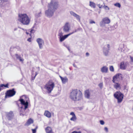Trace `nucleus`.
<instances>
[{"instance_id": "obj_1", "label": "nucleus", "mask_w": 133, "mask_h": 133, "mask_svg": "<svg viewBox=\"0 0 133 133\" xmlns=\"http://www.w3.org/2000/svg\"><path fill=\"white\" fill-rule=\"evenodd\" d=\"M69 97L72 101H79L83 99L82 94L81 91L77 89H73L70 92Z\"/></svg>"}, {"instance_id": "obj_2", "label": "nucleus", "mask_w": 133, "mask_h": 133, "mask_svg": "<svg viewBox=\"0 0 133 133\" xmlns=\"http://www.w3.org/2000/svg\"><path fill=\"white\" fill-rule=\"evenodd\" d=\"M18 20L22 24L28 25L29 24L30 19L25 14H19Z\"/></svg>"}, {"instance_id": "obj_3", "label": "nucleus", "mask_w": 133, "mask_h": 133, "mask_svg": "<svg viewBox=\"0 0 133 133\" xmlns=\"http://www.w3.org/2000/svg\"><path fill=\"white\" fill-rule=\"evenodd\" d=\"M23 97H24L26 98V101H25L23 99H20L19 101L20 102L22 106L20 108V115H25L24 112L25 110L28 108V100L29 98L28 97H26L25 96H23Z\"/></svg>"}, {"instance_id": "obj_4", "label": "nucleus", "mask_w": 133, "mask_h": 133, "mask_svg": "<svg viewBox=\"0 0 133 133\" xmlns=\"http://www.w3.org/2000/svg\"><path fill=\"white\" fill-rule=\"evenodd\" d=\"M55 84L52 80L48 82L44 86V88L46 89L49 93H50L55 87Z\"/></svg>"}, {"instance_id": "obj_5", "label": "nucleus", "mask_w": 133, "mask_h": 133, "mask_svg": "<svg viewBox=\"0 0 133 133\" xmlns=\"http://www.w3.org/2000/svg\"><path fill=\"white\" fill-rule=\"evenodd\" d=\"M58 6V1L56 0H51L50 2L48 4V8L56 10Z\"/></svg>"}, {"instance_id": "obj_6", "label": "nucleus", "mask_w": 133, "mask_h": 133, "mask_svg": "<svg viewBox=\"0 0 133 133\" xmlns=\"http://www.w3.org/2000/svg\"><path fill=\"white\" fill-rule=\"evenodd\" d=\"M115 97L117 99V102L120 103L122 102L123 98V95L119 91H117L114 94Z\"/></svg>"}, {"instance_id": "obj_7", "label": "nucleus", "mask_w": 133, "mask_h": 133, "mask_svg": "<svg viewBox=\"0 0 133 133\" xmlns=\"http://www.w3.org/2000/svg\"><path fill=\"white\" fill-rule=\"evenodd\" d=\"M48 8V10L45 11V15L48 17H51L53 15L54 13L56 10L49 8Z\"/></svg>"}, {"instance_id": "obj_8", "label": "nucleus", "mask_w": 133, "mask_h": 133, "mask_svg": "<svg viewBox=\"0 0 133 133\" xmlns=\"http://www.w3.org/2000/svg\"><path fill=\"white\" fill-rule=\"evenodd\" d=\"M110 19L108 18H104L100 22L99 25L101 27H103L105 26V24H108L110 23Z\"/></svg>"}, {"instance_id": "obj_9", "label": "nucleus", "mask_w": 133, "mask_h": 133, "mask_svg": "<svg viewBox=\"0 0 133 133\" xmlns=\"http://www.w3.org/2000/svg\"><path fill=\"white\" fill-rule=\"evenodd\" d=\"M16 92L15 91L14 89L13 88L11 90H9L7 91L5 97H10L13 96L16 94Z\"/></svg>"}, {"instance_id": "obj_10", "label": "nucleus", "mask_w": 133, "mask_h": 133, "mask_svg": "<svg viewBox=\"0 0 133 133\" xmlns=\"http://www.w3.org/2000/svg\"><path fill=\"white\" fill-rule=\"evenodd\" d=\"M36 42L38 44L39 49H42L43 48V45L44 44V41L41 38H38L37 39Z\"/></svg>"}, {"instance_id": "obj_11", "label": "nucleus", "mask_w": 133, "mask_h": 133, "mask_svg": "<svg viewBox=\"0 0 133 133\" xmlns=\"http://www.w3.org/2000/svg\"><path fill=\"white\" fill-rule=\"evenodd\" d=\"M70 28V26L68 23H66L64 26L63 27V31L65 32H68Z\"/></svg>"}, {"instance_id": "obj_12", "label": "nucleus", "mask_w": 133, "mask_h": 133, "mask_svg": "<svg viewBox=\"0 0 133 133\" xmlns=\"http://www.w3.org/2000/svg\"><path fill=\"white\" fill-rule=\"evenodd\" d=\"M14 114L12 112L10 111L8 112L6 114V117L8 120L11 119L13 118Z\"/></svg>"}, {"instance_id": "obj_13", "label": "nucleus", "mask_w": 133, "mask_h": 133, "mask_svg": "<svg viewBox=\"0 0 133 133\" xmlns=\"http://www.w3.org/2000/svg\"><path fill=\"white\" fill-rule=\"evenodd\" d=\"M70 13L71 15L75 17L79 22L81 21L80 17L79 15L72 11H70Z\"/></svg>"}, {"instance_id": "obj_14", "label": "nucleus", "mask_w": 133, "mask_h": 133, "mask_svg": "<svg viewBox=\"0 0 133 133\" xmlns=\"http://www.w3.org/2000/svg\"><path fill=\"white\" fill-rule=\"evenodd\" d=\"M74 33V32L69 33L67 35H65L64 36L61 37L59 38L60 41L61 42L63 41L64 39L68 37V36Z\"/></svg>"}, {"instance_id": "obj_15", "label": "nucleus", "mask_w": 133, "mask_h": 133, "mask_svg": "<svg viewBox=\"0 0 133 133\" xmlns=\"http://www.w3.org/2000/svg\"><path fill=\"white\" fill-rule=\"evenodd\" d=\"M110 45L108 44L105 46V47L104 48L103 50L105 56H107L108 53V51L109 50Z\"/></svg>"}, {"instance_id": "obj_16", "label": "nucleus", "mask_w": 133, "mask_h": 133, "mask_svg": "<svg viewBox=\"0 0 133 133\" xmlns=\"http://www.w3.org/2000/svg\"><path fill=\"white\" fill-rule=\"evenodd\" d=\"M128 65V63L127 62H122L120 63V68L123 70L125 69Z\"/></svg>"}, {"instance_id": "obj_17", "label": "nucleus", "mask_w": 133, "mask_h": 133, "mask_svg": "<svg viewBox=\"0 0 133 133\" xmlns=\"http://www.w3.org/2000/svg\"><path fill=\"white\" fill-rule=\"evenodd\" d=\"M122 78V75L120 74H118L114 76L112 81L113 83H115V81L116 79L118 78Z\"/></svg>"}, {"instance_id": "obj_18", "label": "nucleus", "mask_w": 133, "mask_h": 133, "mask_svg": "<svg viewBox=\"0 0 133 133\" xmlns=\"http://www.w3.org/2000/svg\"><path fill=\"white\" fill-rule=\"evenodd\" d=\"M108 70V68L106 66H103L101 69V71L103 73H107Z\"/></svg>"}, {"instance_id": "obj_19", "label": "nucleus", "mask_w": 133, "mask_h": 133, "mask_svg": "<svg viewBox=\"0 0 133 133\" xmlns=\"http://www.w3.org/2000/svg\"><path fill=\"white\" fill-rule=\"evenodd\" d=\"M15 56L17 59L19 60L20 62L22 63L23 62L24 60L21 57L20 55H18L17 54H16Z\"/></svg>"}, {"instance_id": "obj_20", "label": "nucleus", "mask_w": 133, "mask_h": 133, "mask_svg": "<svg viewBox=\"0 0 133 133\" xmlns=\"http://www.w3.org/2000/svg\"><path fill=\"white\" fill-rule=\"evenodd\" d=\"M59 77L63 83L65 84L68 82V79L66 77H63L60 76H59Z\"/></svg>"}, {"instance_id": "obj_21", "label": "nucleus", "mask_w": 133, "mask_h": 133, "mask_svg": "<svg viewBox=\"0 0 133 133\" xmlns=\"http://www.w3.org/2000/svg\"><path fill=\"white\" fill-rule=\"evenodd\" d=\"M114 85V88L117 89H121L120 84L118 83H115Z\"/></svg>"}, {"instance_id": "obj_22", "label": "nucleus", "mask_w": 133, "mask_h": 133, "mask_svg": "<svg viewBox=\"0 0 133 133\" xmlns=\"http://www.w3.org/2000/svg\"><path fill=\"white\" fill-rule=\"evenodd\" d=\"M44 115L47 117L50 118L51 117V113L48 111H45L44 113Z\"/></svg>"}, {"instance_id": "obj_23", "label": "nucleus", "mask_w": 133, "mask_h": 133, "mask_svg": "<svg viewBox=\"0 0 133 133\" xmlns=\"http://www.w3.org/2000/svg\"><path fill=\"white\" fill-rule=\"evenodd\" d=\"M45 130L46 133H49L52 131L51 128L49 126L47 127L46 128H45Z\"/></svg>"}, {"instance_id": "obj_24", "label": "nucleus", "mask_w": 133, "mask_h": 133, "mask_svg": "<svg viewBox=\"0 0 133 133\" xmlns=\"http://www.w3.org/2000/svg\"><path fill=\"white\" fill-rule=\"evenodd\" d=\"M33 122V120L31 118H30L28 120V121L25 124V125L28 126L30 124L32 123Z\"/></svg>"}, {"instance_id": "obj_25", "label": "nucleus", "mask_w": 133, "mask_h": 133, "mask_svg": "<svg viewBox=\"0 0 133 133\" xmlns=\"http://www.w3.org/2000/svg\"><path fill=\"white\" fill-rule=\"evenodd\" d=\"M85 96L87 98L89 99L90 98V92L88 91H86L85 93Z\"/></svg>"}, {"instance_id": "obj_26", "label": "nucleus", "mask_w": 133, "mask_h": 133, "mask_svg": "<svg viewBox=\"0 0 133 133\" xmlns=\"http://www.w3.org/2000/svg\"><path fill=\"white\" fill-rule=\"evenodd\" d=\"M89 6L91 8H96V4L95 3L91 1H90L89 2Z\"/></svg>"}, {"instance_id": "obj_27", "label": "nucleus", "mask_w": 133, "mask_h": 133, "mask_svg": "<svg viewBox=\"0 0 133 133\" xmlns=\"http://www.w3.org/2000/svg\"><path fill=\"white\" fill-rule=\"evenodd\" d=\"M8 84H6L5 85L4 84H1L0 85V91H1L2 89L1 88H8Z\"/></svg>"}, {"instance_id": "obj_28", "label": "nucleus", "mask_w": 133, "mask_h": 133, "mask_svg": "<svg viewBox=\"0 0 133 133\" xmlns=\"http://www.w3.org/2000/svg\"><path fill=\"white\" fill-rule=\"evenodd\" d=\"M76 116H72V118H70V120L71 121H75L76 120Z\"/></svg>"}, {"instance_id": "obj_29", "label": "nucleus", "mask_w": 133, "mask_h": 133, "mask_svg": "<svg viewBox=\"0 0 133 133\" xmlns=\"http://www.w3.org/2000/svg\"><path fill=\"white\" fill-rule=\"evenodd\" d=\"M114 5L119 8H120L121 6L120 4L119 3H116L114 4Z\"/></svg>"}, {"instance_id": "obj_30", "label": "nucleus", "mask_w": 133, "mask_h": 133, "mask_svg": "<svg viewBox=\"0 0 133 133\" xmlns=\"http://www.w3.org/2000/svg\"><path fill=\"white\" fill-rule=\"evenodd\" d=\"M38 127L37 126L36 127V128L34 129H32V133H35L36 132V130L37 128Z\"/></svg>"}, {"instance_id": "obj_31", "label": "nucleus", "mask_w": 133, "mask_h": 133, "mask_svg": "<svg viewBox=\"0 0 133 133\" xmlns=\"http://www.w3.org/2000/svg\"><path fill=\"white\" fill-rule=\"evenodd\" d=\"M110 70L112 72H113L114 71V68L112 66H110L109 68Z\"/></svg>"}, {"instance_id": "obj_32", "label": "nucleus", "mask_w": 133, "mask_h": 133, "mask_svg": "<svg viewBox=\"0 0 133 133\" xmlns=\"http://www.w3.org/2000/svg\"><path fill=\"white\" fill-rule=\"evenodd\" d=\"M99 87L101 89H102L103 87V84L102 83H100L98 85Z\"/></svg>"}, {"instance_id": "obj_33", "label": "nucleus", "mask_w": 133, "mask_h": 133, "mask_svg": "<svg viewBox=\"0 0 133 133\" xmlns=\"http://www.w3.org/2000/svg\"><path fill=\"white\" fill-rule=\"evenodd\" d=\"M100 124L102 125H103L104 124V122L103 120H100L99 121Z\"/></svg>"}, {"instance_id": "obj_34", "label": "nucleus", "mask_w": 133, "mask_h": 133, "mask_svg": "<svg viewBox=\"0 0 133 133\" xmlns=\"http://www.w3.org/2000/svg\"><path fill=\"white\" fill-rule=\"evenodd\" d=\"M63 34L62 32H61L59 33L58 35V36H59V38L60 37L63 36Z\"/></svg>"}, {"instance_id": "obj_35", "label": "nucleus", "mask_w": 133, "mask_h": 133, "mask_svg": "<svg viewBox=\"0 0 133 133\" xmlns=\"http://www.w3.org/2000/svg\"><path fill=\"white\" fill-rule=\"evenodd\" d=\"M103 7L106 10H109V8L107 6H105L104 5V6H103Z\"/></svg>"}, {"instance_id": "obj_36", "label": "nucleus", "mask_w": 133, "mask_h": 133, "mask_svg": "<svg viewBox=\"0 0 133 133\" xmlns=\"http://www.w3.org/2000/svg\"><path fill=\"white\" fill-rule=\"evenodd\" d=\"M30 33H34L35 32V30H34L33 29V28H32L31 29V30L30 31Z\"/></svg>"}, {"instance_id": "obj_37", "label": "nucleus", "mask_w": 133, "mask_h": 133, "mask_svg": "<svg viewBox=\"0 0 133 133\" xmlns=\"http://www.w3.org/2000/svg\"><path fill=\"white\" fill-rule=\"evenodd\" d=\"M104 130L107 132L108 131V129L107 127H105L104 128Z\"/></svg>"}, {"instance_id": "obj_38", "label": "nucleus", "mask_w": 133, "mask_h": 133, "mask_svg": "<svg viewBox=\"0 0 133 133\" xmlns=\"http://www.w3.org/2000/svg\"><path fill=\"white\" fill-rule=\"evenodd\" d=\"M95 23V22L94 21H92V20H91L90 22V23L91 24H92V23Z\"/></svg>"}, {"instance_id": "obj_39", "label": "nucleus", "mask_w": 133, "mask_h": 133, "mask_svg": "<svg viewBox=\"0 0 133 133\" xmlns=\"http://www.w3.org/2000/svg\"><path fill=\"white\" fill-rule=\"evenodd\" d=\"M70 114L71 115H72L73 116H75L74 113L73 112H71Z\"/></svg>"}, {"instance_id": "obj_40", "label": "nucleus", "mask_w": 133, "mask_h": 133, "mask_svg": "<svg viewBox=\"0 0 133 133\" xmlns=\"http://www.w3.org/2000/svg\"><path fill=\"white\" fill-rule=\"evenodd\" d=\"M27 41L29 42H31V37L27 39Z\"/></svg>"}, {"instance_id": "obj_41", "label": "nucleus", "mask_w": 133, "mask_h": 133, "mask_svg": "<svg viewBox=\"0 0 133 133\" xmlns=\"http://www.w3.org/2000/svg\"><path fill=\"white\" fill-rule=\"evenodd\" d=\"M130 60L131 62L133 63V57H131V56H130Z\"/></svg>"}, {"instance_id": "obj_42", "label": "nucleus", "mask_w": 133, "mask_h": 133, "mask_svg": "<svg viewBox=\"0 0 133 133\" xmlns=\"http://www.w3.org/2000/svg\"><path fill=\"white\" fill-rule=\"evenodd\" d=\"M97 6H98L99 8H101L102 6V5H101L100 4H98L97 5Z\"/></svg>"}, {"instance_id": "obj_43", "label": "nucleus", "mask_w": 133, "mask_h": 133, "mask_svg": "<svg viewBox=\"0 0 133 133\" xmlns=\"http://www.w3.org/2000/svg\"><path fill=\"white\" fill-rule=\"evenodd\" d=\"M89 53L88 52H87L86 53V55L87 56H89Z\"/></svg>"}, {"instance_id": "obj_44", "label": "nucleus", "mask_w": 133, "mask_h": 133, "mask_svg": "<svg viewBox=\"0 0 133 133\" xmlns=\"http://www.w3.org/2000/svg\"><path fill=\"white\" fill-rule=\"evenodd\" d=\"M8 0H1V1H2L4 2H6L8 1Z\"/></svg>"}, {"instance_id": "obj_45", "label": "nucleus", "mask_w": 133, "mask_h": 133, "mask_svg": "<svg viewBox=\"0 0 133 133\" xmlns=\"http://www.w3.org/2000/svg\"><path fill=\"white\" fill-rule=\"evenodd\" d=\"M17 30V28H15L14 29V31H16Z\"/></svg>"}, {"instance_id": "obj_46", "label": "nucleus", "mask_w": 133, "mask_h": 133, "mask_svg": "<svg viewBox=\"0 0 133 133\" xmlns=\"http://www.w3.org/2000/svg\"><path fill=\"white\" fill-rule=\"evenodd\" d=\"M114 26H115V28H116L117 27V25L116 24Z\"/></svg>"}, {"instance_id": "obj_47", "label": "nucleus", "mask_w": 133, "mask_h": 133, "mask_svg": "<svg viewBox=\"0 0 133 133\" xmlns=\"http://www.w3.org/2000/svg\"><path fill=\"white\" fill-rule=\"evenodd\" d=\"M109 30V28H106V29H105V30H107V31H108Z\"/></svg>"}, {"instance_id": "obj_48", "label": "nucleus", "mask_w": 133, "mask_h": 133, "mask_svg": "<svg viewBox=\"0 0 133 133\" xmlns=\"http://www.w3.org/2000/svg\"><path fill=\"white\" fill-rule=\"evenodd\" d=\"M77 133H81V132L80 131H76Z\"/></svg>"}, {"instance_id": "obj_49", "label": "nucleus", "mask_w": 133, "mask_h": 133, "mask_svg": "<svg viewBox=\"0 0 133 133\" xmlns=\"http://www.w3.org/2000/svg\"><path fill=\"white\" fill-rule=\"evenodd\" d=\"M77 30H75V31H73V32H74V33L75 32H76L77 31Z\"/></svg>"}, {"instance_id": "obj_50", "label": "nucleus", "mask_w": 133, "mask_h": 133, "mask_svg": "<svg viewBox=\"0 0 133 133\" xmlns=\"http://www.w3.org/2000/svg\"><path fill=\"white\" fill-rule=\"evenodd\" d=\"M19 28H20V29H22V30H24V29H23V28H20V27H19Z\"/></svg>"}, {"instance_id": "obj_51", "label": "nucleus", "mask_w": 133, "mask_h": 133, "mask_svg": "<svg viewBox=\"0 0 133 133\" xmlns=\"http://www.w3.org/2000/svg\"><path fill=\"white\" fill-rule=\"evenodd\" d=\"M26 33L27 35H28V34H29V33H28V32H26Z\"/></svg>"}, {"instance_id": "obj_52", "label": "nucleus", "mask_w": 133, "mask_h": 133, "mask_svg": "<svg viewBox=\"0 0 133 133\" xmlns=\"http://www.w3.org/2000/svg\"><path fill=\"white\" fill-rule=\"evenodd\" d=\"M37 73L36 72V74L35 76V77L37 75Z\"/></svg>"}, {"instance_id": "obj_53", "label": "nucleus", "mask_w": 133, "mask_h": 133, "mask_svg": "<svg viewBox=\"0 0 133 133\" xmlns=\"http://www.w3.org/2000/svg\"><path fill=\"white\" fill-rule=\"evenodd\" d=\"M122 50L123 49H121V52H122Z\"/></svg>"}, {"instance_id": "obj_54", "label": "nucleus", "mask_w": 133, "mask_h": 133, "mask_svg": "<svg viewBox=\"0 0 133 133\" xmlns=\"http://www.w3.org/2000/svg\"><path fill=\"white\" fill-rule=\"evenodd\" d=\"M73 65H74V67H75V65L74 64Z\"/></svg>"}, {"instance_id": "obj_55", "label": "nucleus", "mask_w": 133, "mask_h": 133, "mask_svg": "<svg viewBox=\"0 0 133 133\" xmlns=\"http://www.w3.org/2000/svg\"><path fill=\"white\" fill-rule=\"evenodd\" d=\"M41 14V12H40V13H39V14Z\"/></svg>"}]
</instances>
